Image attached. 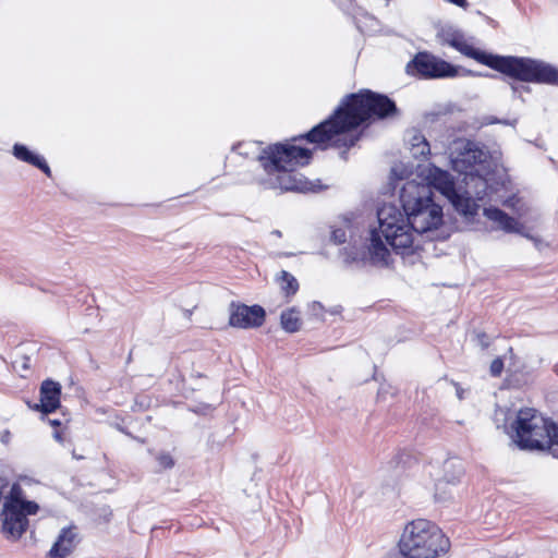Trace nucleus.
I'll return each instance as SVG.
<instances>
[{"label":"nucleus","instance_id":"nucleus-14","mask_svg":"<svg viewBox=\"0 0 558 558\" xmlns=\"http://www.w3.org/2000/svg\"><path fill=\"white\" fill-rule=\"evenodd\" d=\"M483 214L488 220L497 223V229L502 230L506 233H518L523 236L531 238L529 234L524 233V226L522 223L500 208L493 206L486 207L484 208Z\"/></svg>","mask_w":558,"mask_h":558},{"label":"nucleus","instance_id":"nucleus-19","mask_svg":"<svg viewBox=\"0 0 558 558\" xmlns=\"http://www.w3.org/2000/svg\"><path fill=\"white\" fill-rule=\"evenodd\" d=\"M276 280L287 299L292 298L299 291L300 286L296 278L287 270H281Z\"/></svg>","mask_w":558,"mask_h":558},{"label":"nucleus","instance_id":"nucleus-35","mask_svg":"<svg viewBox=\"0 0 558 558\" xmlns=\"http://www.w3.org/2000/svg\"><path fill=\"white\" fill-rule=\"evenodd\" d=\"M272 234H275V235L280 238L281 236V231L280 230H274Z\"/></svg>","mask_w":558,"mask_h":558},{"label":"nucleus","instance_id":"nucleus-22","mask_svg":"<svg viewBox=\"0 0 558 558\" xmlns=\"http://www.w3.org/2000/svg\"><path fill=\"white\" fill-rule=\"evenodd\" d=\"M549 435L546 438V446L548 447L550 453L558 458V424L551 422L548 428Z\"/></svg>","mask_w":558,"mask_h":558},{"label":"nucleus","instance_id":"nucleus-26","mask_svg":"<svg viewBox=\"0 0 558 558\" xmlns=\"http://www.w3.org/2000/svg\"><path fill=\"white\" fill-rule=\"evenodd\" d=\"M345 240H347V234H345V230L344 229L338 228V229H335L331 232V241L335 244H342V243L345 242Z\"/></svg>","mask_w":558,"mask_h":558},{"label":"nucleus","instance_id":"nucleus-25","mask_svg":"<svg viewBox=\"0 0 558 558\" xmlns=\"http://www.w3.org/2000/svg\"><path fill=\"white\" fill-rule=\"evenodd\" d=\"M504 371V361L501 357H496L490 363L489 372L493 377H499Z\"/></svg>","mask_w":558,"mask_h":558},{"label":"nucleus","instance_id":"nucleus-16","mask_svg":"<svg viewBox=\"0 0 558 558\" xmlns=\"http://www.w3.org/2000/svg\"><path fill=\"white\" fill-rule=\"evenodd\" d=\"M427 178L429 185L439 191L447 198L458 191L453 177L446 170L433 167L429 169Z\"/></svg>","mask_w":558,"mask_h":558},{"label":"nucleus","instance_id":"nucleus-10","mask_svg":"<svg viewBox=\"0 0 558 558\" xmlns=\"http://www.w3.org/2000/svg\"><path fill=\"white\" fill-rule=\"evenodd\" d=\"M460 66L453 65L427 51L417 52L407 64L409 75L425 78H449L460 74Z\"/></svg>","mask_w":558,"mask_h":558},{"label":"nucleus","instance_id":"nucleus-8","mask_svg":"<svg viewBox=\"0 0 558 558\" xmlns=\"http://www.w3.org/2000/svg\"><path fill=\"white\" fill-rule=\"evenodd\" d=\"M20 487L13 485L10 495L2 501L0 492V513L3 514L2 531L8 538L19 539L28 527V514H36L39 507L35 501L19 497Z\"/></svg>","mask_w":558,"mask_h":558},{"label":"nucleus","instance_id":"nucleus-7","mask_svg":"<svg viewBox=\"0 0 558 558\" xmlns=\"http://www.w3.org/2000/svg\"><path fill=\"white\" fill-rule=\"evenodd\" d=\"M488 68L520 82L558 86V68L543 60L493 54Z\"/></svg>","mask_w":558,"mask_h":558},{"label":"nucleus","instance_id":"nucleus-20","mask_svg":"<svg viewBox=\"0 0 558 558\" xmlns=\"http://www.w3.org/2000/svg\"><path fill=\"white\" fill-rule=\"evenodd\" d=\"M280 324L284 331L293 333L301 328L300 312L295 307L283 311L280 315Z\"/></svg>","mask_w":558,"mask_h":558},{"label":"nucleus","instance_id":"nucleus-2","mask_svg":"<svg viewBox=\"0 0 558 558\" xmlns=\"http://www.w3.org/2000/svg\"><path fill=\"white\" fill-rule=\"evenodd\" d=\"M312 159V150L290 144L277 143L264 148L258 160L269 180H262L264 189H280L284 192L313 191V184L301 173L295 172L299 166H306Z\"/></svg>","mask_w":558,"mask_h":558},{"label":"nucleus","instance_id":"nucleus-30","mask_svg":"<svg viewBox=\"0 0 558 558\" xmlns=\"http://www.w3.org/2000/svg\"><path fill=\"white\" fill-rule=\"evenodd\" d=\"M402 456H403V453H401V452L396 453V456L393 457L391 463L397 465L401 461Z\"/></svg>","mask_w":558,"mask_h":558},{"label":"nucleus","instance_id":"nucleus-18","mask_svg":"<svg viewBox=\"0 0 558 558\" xmlns=\"http://www.w3.org/2000/svg\"><path fill=\"white\" fill-rule=\"evenodd\" d=\"M12 154L16 159L29 163L40 169L46 175L51 177L50 167L45 158L33 153L27 146L16 143L13 146Z\"/></svg>","mask_w":558,"mask_h":558},{"label":"nucleus","instance_id":"nucleus-31","mask_svg":"<svg viewBox=\"0 0 558 558\" xmlns=\"http://www.w3.org/2000/svg\"><path fill=\"white\" fill-rule=\"evenodd\" d=\"M488 124H494V123H504V124H508V121H500L496 118H489V120L487 121Z\"/></svg>","mask_w":558,"mask_h":558},{"label":"nucleus","instance_id":"nucleus-27","mask_svg":"<svg viewBox=\"0 0 558 558\" xmlns=\"http://www.w3.org/2000/svg\"><path fill=\"white\" fill-rule=\"evenodd\" d=\"M159 465L163 469H170L174 465V461L169 453H161L157 457Z\"/></svg>","mask_w":558,"mask_h":558},{"label":"nucleus","instance_id":"nucleus-1","mask_svg":"<svg viewBox=\"0 0 558 558\" xmlns=\"http://www.w3.org/2000/svg\"><path fill=\"white\" fill-rule=\"evenodd\" d=\"M397 112L396 102L387 95L362 89L347 95L330 117L307 133L300 135L299 138L319 145L336 138L333 146L348 149L353 147L361 137L360 134L348 135V132L357 129L373 117L386 119Z\"/></svg>","mask_w":558,"mask_h":558},{"label":"nucleus","instance_id":"nucleus-29","mask_svg":"<svg viewBox=\"0 0 558 558\" xmlns=\"http://www.w3.org/2000/svg\"><path fill=\"white\" fill-rule=\"evenodd\" d=\"M452 385L456 387L457 397L459 400L464 398V390L460 387V385L456 381H452Z\"/></svg>","mask_w":558,"mask_h":558},{"label":"nucleus","instance_id":"nucleus-17","mask_svg":"<svg viewBox=\"0 0 558 558\" xmlns=\"http://www.w3.org/2000/svg\"><path fill=\"white\" fill-rule=\"evenodd\" d=\"M448 199L453 208L465 218H473L477 215L480 205L469 191L460 192L458 190Z\"/></svg>","mask_w":558,"mask_h":558},{"label":"nucleus","instance_id":"nucleus-34","mask_svg":"<svg viewBox=\"0 0 558 558\" xmlns=\"http://www.w3.org/2000/svg\"><path fill=\"white\" fill-rule=\"evenodd\" d=\"M463 75H473V72L471 70L463 69Z\"/></svg>","mask_w":558,"mask_h":558},{"label":"nucleus","instance_id":"nucleus-36","mask_svg":"<svg viewBox=\"0 0 558 558\" xmlns=\"http://www.w3.org/2000/svg\"><path fill=\"white\" fill-rule=\"evenodd\" d=\"M340 157L347 159V150L341 151Z\"/></svg>","mask_w":558,"mask_h":558},{"label":"nucleus","instance_id":"nucleus-28","mask_svg":"<svg viewBox=\"0 0 558 558\" xmlns=\"http://www.w3.org/2000/svg\"><path fill=\"white\" fill-rule=\"evenodd\" d=\"M477 341L482 349H487L490 344L489 338L485 332H481L477 335Z\"/></svg>","mask_w":558,"mask_h":558},{"label":"nucleus","instance_id":"nucleus-32","mask_svg":"<svg viewBox=\"0 0 558 558\" xmlns=\"http://www.w3.org/2000/svg\"><path fill=\"white\" fill-rule=\"evenodd\" d=\"M418 137H424V135H422V134L413 135V137L411 138V144L412 143L421 144V141L418 140Z\"/></svg>","mask_w":558,"mask_h":558},{"label":"nucleus","instance_id":"nucleus-4","mask_svg":"<svg viewBox=\"0 0 558 558\" xmlns=\"http://www.w3.org/2000/svg\"><path fill=\"white\" fill-rule=\"evenodd\" d=\"M495 423L498 428H504L520 449L543 450L546 447L551 421L535 409L524 408L518 412L498 409L495 413Z\"/></svg>","mask_w":558,"mask_h":558},{"label":"nucleus","instance_id":"nucleus-12","mask_svg":"<svg viewBox=\"0 0 558 558\" xmlns=\"http://www.w3.org/2000/svg\"><path fill=\"white\" fill-rule=\"evenodd\" d=\"M229 325L236 328H258L265 323L266 312L260 305H245L231 302L229 306Z\"/></svg>","mask_w":558,"mask_h":558},{"label":"nucleus","instance_id":"nucleus-3","mask_svg":"<svg viewBox=\"0 0 558 558\" xmlns=\"http://www.w3.org/2000/svg\"><path fill=\"white\" fill-rule=\"evenodd\" d=\"M377 219L379 232L376 229L371 230L368 253L372 264L386 266L390 253L380 234L397 253L401 250L411 248L413 236L412 232H409L408 216L403 208L400 209L393 204H384L377 210Z\"/></svg>","mask_w":558,"mask_h":558},{"label":"nucleus","instance_id":"nucleus-33","mask_svg":"<svg viewBox=\"0 0 558 558\" xmlns=\"http://www.w3.org/2000/svg\"><path fill=\"white\" fill-rule=\"evenodd\" d=\"M315 307H318V310H322L323 308V305L319 303V302H313L312 304V310L315 311Z\"/></svg>","mask_w":558,"mask_h":558},{"label":"nucleus","instance_id":"nucleus-13","mask_svg":"<svg viewBox=\"0 0 558 558\" xmlns=\"http://www.w3.org/2000/svg\"><path fill=\"white\" fill-rule=\"evenodd\" d=\"M39 403L31 404L28 407L43 414H49L60 408L61 385L52 379H46L41 383Z\"/></svg>","mask_w":558,"mask_h":558},{"label":"nucleus","instance_id":"nucleus-11","mask_svg":"<svg viewBox=\"0 0 558 558\" xmlns=\"http://www.w3.org/2000/svg\"><path fill=\"white\" fill-rule=\"evenodd\" d=\"M438 41L441 45H448L465 57L472 58L477 62L488 66L490 59L493 57L492 53L480 50L472 45H469L464 35L461 31L456 29L453 27H442L437 34Z\"/></svg>","mask_w":558,"mask_h":558},{"label":"nucleus","instance_id":"nucleus-6","mask_svg":"<svg viewBox=\"0 0 558 558\" xmlns=\"http://www.w3.org/2000/svg\"><path fill=\"white\" fill-rule=\"evenodd\" d=\"M450 548L449 538L428 520L417 519L405 525L399 549L405 558H437Z\"/></svg>","mask_w":558,"mask_h":558},{"label":"nucleus","instance_id":"nucleus-15","mask_svg":"<svg viewBox=\"0 0 558 558\" xmlns=\"http://www.w3.org/2000/svg\"><path fill=\"white\" fill-rule=\"evenodd\" d=\"M77 544V533L73 527H64L61 530L57 541L50 548L48 556L50 558H65L69 556Z\"/></svg>","mask_w":558,"mask_h":558},{"label":"nucleus","instance_id":"nucleus-5","mask_svg":"<svg viewBox=\"0 0 558 558\" xmlns=\"http://www.w3.org/2000/svg\"><path fill=\"white\" fill-rule=\"evenodd\" d=\"M401 207L408 216L409 232L427 233L442 223V208L427 186L408 182L400 192Z\"/></svg>","mask_w":558,"mask_h":558},{"label":"nucleus","instance_id":"nucleus-21","mask_svg":"<svg viewBox=\"0 0 558 558\" xmlns=\"http://www.w3.org/2000/svg\"><path fill=\"white\" fill-rule=\"evenodd\" d=\"M444 469L447 483H454L463 473L461 463L454 459L447 460L444 464Z\"/></svg>","mask_w":558,"mask_h":558},{"label":"nucleus","instance_id":"nucleus-23","mask_svg":"<svg viewBox=\"0 0 558 558\" xmlns=\"http://www.w3.org/2000/svg\"><path fill=\"white\" fill-rule=\"evenodd\" d=\"M421 144L412 143L411 153L414 158H426L430 154V147L425 137H418Z\"/></svg>","mask_w":558,"mask_h":558},{"label":"nucleus","instance_id":"nucleus-24","mask_svg":"<svg viewBox=\"0 0 558 558\" xmlns=\"http://www.w3.org/2000/svg\"><path fill=\"white\" fill-rule=\"evenodd\" d=\"M48 422L52 427H54L53 438L58 442H63L64 438L62 436L61 427H64L70 422V420L69 418H64V420H50L49 418Z\"/></svg>","mask_w":558,"mask_h":558},{"label":"nucleus","instance_id":"nucleus-9","mask_svg":"<svg viewBox=\"0 0 558 558\" xmlns=\"http://www.w3.org/2000/svg\"><path fill=\"white\" fill-rule=\"evenodd\" d=\"M488 151L481 148L476 143L466 141L457 156L452 158L453 169L476 181V186L481 187L475 193L477 201H482L486 195L487 182L481 170L484 169V163L488 161Z\"/></svg>","mask_w":558,"mask_h":558}]
</instances>
